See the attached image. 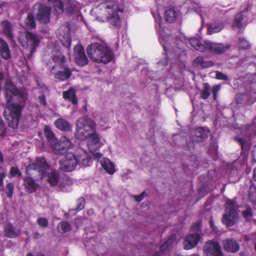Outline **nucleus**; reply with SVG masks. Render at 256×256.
<instances>
[{
	"label": "nucleus",
	"mask_w": 256,
	"mask_h": 256,
	"mask_svg": "<svg viewBox=\"0 0 256 256\" xmlns=\"http://www.w3.org/2000/svg\"><path fill=\"white\" fill-rule=\"evenodd\" d=\"M96 131L95 122L88 116H84L78 120L75 137L80 140L88 138L92 144H97L100 138Z\"/></svg>",
	"instance_id": "1"
},
{
	"label": "nucleus",
	"mask_w": 256,
	"mask_h": 256,
	"mask_svg": "<svg viewBox=\"0 0 256 256\" xmlns=\"http://www.w3.org/2000/svg\"><path fill=\"white\" fill-rule=\"evenodd\" d=\"M86 50L88 57L94 62L106 64L114 58L110 48L100 43L92 44L87 47Z\"/></svg>",
	"instance_id": "2"
},
{
	"label": "nucleus",
	"mask_w": 256,
	"mask_h": 256,
	"mask_svg": "<svg viewBox=\"0 0 256 256\" xmlns=\"http://www.w3.org/2000/svg\"><path fill=\"white\" fill-rule=\"evenodd\" d=\"M26 102L16 103L13 101H8L3 112V116L9 127L16 129L19 124L22 110L25 106Z\"/></svg>",
	"instance_id": "3"
},
{
	"label": "nucleus",
	"mask_w": 256,
	"mask_h": 256,
	"mask_svg": "<svg viewBox=\"0 0 256 256\" xmlns=\"http://www.w3.org/2000/svg\"><path fill=\"white\" fill-rule=\"evenodd\" d=\"M99 6L105 10L106 20L114 26L118 27L120 26L122 18L118 12H122L124 10L120 8L115 1H106L101 2Z\"/></svg>",
	"instance_id": "4"
},
{
	"label": "nucleus",
	"mask_w": 256,
	"mask_h": 256,
	"mask_svg": "<svg viewBox=\"0 0 256 256\" xmlns=\"http://www.w3.org/2000/svg\"><path fill=\"white\" fill-rule=\"evenodd\" d=\"M225 214L222 217V222L228 226L234 224L235 220L238 217V206L234 200H228L225 204Z\"/></svg>",
	"instance_id": "5"
},
{
	"label": "nucleus",
	"mask_w": 256,
	"mask_h": 256,
	"mask_svg": "<svg viewBox=\"0 0 256 256\" xmlns=\"http://www.w3.org/2000/svg\"><path fill=\"white\" fill-rule=\"evenodd\" d=\"M4 90L5 92L7 102L13 101V97L14 96H18L24 102H26L28 98L26 92L22 89L18 88L12 80L10 79H6Z\"/></svg>",
	"instance_id": "6"
},
{
	"label": "nucleus",
	"mask_w": 256,
	"mask_h": 256,
	"mask_svg": "<svg viewBox=\"0 0 256 256\" xmlns=\"http://www.w3.org/2000/svg\"><path fill=\"white\" fill-rule=\"evenodd\" d=\"M49 165L44 158H37L35 162L28 164L26 170L28 172L30 170L38 171L40 180H42L46 174Z\"/></svg>",
	"instance_id": "7"
},
{
	"label": "nucleus",
	"mask_w": 256,
	"mask_h": 256,
	"mask_svg": "<svg viewBox=\"0 0 256 256\" xmlns=\"http://www.w3.org/2000/svg\"><path fill=\"white\" fill-rule=\"evenodd\" d=\"M76 156L73 153H67L59 162L60 169L64 172H72L78 165Z\"/></svg>",
	"instance_id": "8"
},
{
	"label": "nucleus",
	"mask_w": 256,
	"mask_h": 256,
	"mask_svg": "<svg viewBox=\"0 0 256 256\" xmlns=\"http://www.w3.org/2000/svg\"><path fill=\"white\" fill-rule=\"evenodd\" d=\"M204 256H222L223 252L219 242L210 240L206 242L203 246Z\"/></svg>",
	"instance_id": "9"
},
{
	"label": "nucleus",
	"mask_w": 256,
	"mask_h": 256,
	"mask_svg": "<svg viewBox=\"0 0 256 256\" xmlns=\"http://www.w3.org/2000/svg\"><path fill=\"white\" fill-rule=\"evenodd\" d=\"M52 8L42 3L38 4L36 19L40 24H46L50 22Z\"/></svg>",
	"instance_id": "10"
},
{
	"label": "nucleus",
	"mask_w": 256,
	"mask_h": 256,
	"mask_svg": "<svg viewBox=\"0 0 256 256\" xmlns=\"http://www.w3.org/2000/svg\"><path fill=\"white\" fill-rule=\"evenodd\" d=\"M25 38L26 40L20 42L23 47L29 49L30 54H32L39 46L40 40L36 35L30 32H26Z\"/></svg>",
	"instance_id": "11"
},
{
	"label": "nucleus",
	"mask_w": 256,
	"mask_h": 256,
	"mask_svg": "<svg viewBox=\"0 0 256 256\" xmlns=\"http://www.w3.org/2000/svg\"><path fill=\"white\" fill-rule=\"evenodd\" d=\"M232 46L230 44L206 42L205 44V50L214 54L220 55L226 52Z\"/></svg>",
	"instance_id": "12"
},
{
	"label": "nucleus",
	"mask_w": 256,
	"mask_h": 256,
	"mask_svg": "<svg viewBox=\"0 0 256 256\" xmlns=\"http://www.w3.org/2000/svg\"><path fill=\"white\" fill-rule=\"evenodd\" d=\"M52 60L54 64L53 65H52L51 63L50 65L48 64L50 72H54V71L58 69H62V68L68 66L66 57L61 52H58L54 54Z\"/></svg>",
	"instance_id": "13"
},
{
	"label": "nucleus",
	"mask_w": 256,
	"mask_h": 256,
	"mask_svg": "<svg viewBox=\"0 0 256 256\" xmlns=\"http://www.w3.org/2000/svg\"><path fill=\"white\" fill-rule=\"evenodd\" d=\"M75 62L80 66H84L88 64V59L86 56L84 48L81 44H77L74 48Z\"/></svg>",
	"instance_id": "14"
},
{
	"label": "nucleus",
	"mask_w": 256,
	"mask_h": 256,
	"mask_svg": "<svg viewBox=\"0 0 256 256\" xmlns=\"http://www.w3.org/2000/svg\"><path fill=\"white\" fill-rule=\"evenodd\" d=\"M73 146L71 140L66 136L62 137L54 146V150L56 154H64Z\"/></svg>",
	"instance_id": "15"
},
{
	"label": "nucleus",
	"mask_w": 256,
	"mask_h": 256,
	"mask_svg": "<svg viewBox=\"0 0 256 256\" xmlns=\"http://www.w3.org/2000/svg\"><path fill=\"white\" fill-rule=\"evenodd\" d=\"M56 70L54 72H50L54 76V78L60 82H64L68 80L72 76V70L68 66L62 68V69Z\"/></svg>",
	"instance_id": "16"
},
{
	"label": "nucleus",
	"mask_w": 256,
	"mask_h": 256,
	"mask_svg": "<svg viewBox=\"0 0 256 256\" xmlns=\"http://www.w3.org/2000/svg\"><path fill=\"white\" fill-rule=\"evenodd\" d=\"M222 246L224 250L228 252L235 253L240 248L239 243L234 238L225 239L222 242Z\"/></svg>",
	"instance_id": "17"
},
{
	"label": "nucleus",
	"mask_w": 256,
	"mask_h": 256,
	"mask_svg": "<svg viewBox=\"0 0 256 256\" xmlns=\"http://www.w3.org/2000/svg\"><path fill=\"white\" fill-rule=\"evenodd\" d=\"M234 140L238 143L241 146L242 152L240 157L244 160H246L249 154V150L250 148V145L248 142L246 140L238 136H236Z\"/></svg>",
	"instance_id": "18"
},
{
	"label": "nucleus",
	"mask_w": 256,
	"mask_h": 256,
	"mask_svg": "<svg viewBox=\"0 0 256 256\" xmlns=\"http://www.w3.org/2000/svg\"><path fill=\"white\" fill-rule=\"evenodd\" d=\"M200 240V236L197 233L188 234L184 240V249L190 250L195 247L198 244Z\"/></svg>",
	"instance_id": "19"
},
{
	"label": "nucleus",
	"mask_w": 256,
	"mask_h": 256,
	"mask_svg": "<svg viewBox=\"0 0 256 256\" xmlns=\"http://www.w3.org/2000/svg\"><path fill=\"white\" fill-rule=\"evenodd\" d=\"M2 33L10 40L14 39L13 29L12 23L8 20H2L0 22Z\"/></svg>",
	"instance_id": "20"
},
{
	"label": "nucleus",
	"mask_w": 256,
	"mask_h": 256,
	"mask_svg": "<svg viewBox=\"0 0 256 256\" xmlns=\"http://www.w3.org/2000/svg\"><path fill=\"white\" fill-rule=\"evenodd\" d=\"M24 184L25 190L29 194H32L36 192L39 184L30 176H27L24 179Z\"/></svg>",
	"instance_id": "21"
},
{
	"label": "nucleus",
	"mask_w": 256,
	"mask_h": 256,
	"mask_svg": "<svg viewBox=\"0 0 256 256\" xmlns=\"http://www.w3.org/2000/svg\"><path fill=\"white\" fill-rule=\"evenodd\" d=\"M63 98L70 102L74 105H76L78 100L76 98V90L72 88H70L68 90L62 92Z\"/></svg>",
	"instance_id": "22"
},
{
	"label": "nucleus",
	"mask_w": 256,
	"mask_h": 256,
	"mask_svg": "<svg viewBox=\"0 0 256 256\" xmlns=\"http://www.w3.org/2000/svg\"><path fill=\"white\" fill-rule=\"evenodd\" d=\"M195 136L193 138V141L197 142H203L208 136L210 131L204 128H198L195 130Z\"/></svg>",
	"instance_id": "23"
},
{
	"label": "nucleus",
	"mask_w": 256,
	"mask_h": 256,
	"mask_svg": "<svg viewBox=\"0 0 256 256\" xmlns=\"http://www.w3.org/2000/svg\"><path fill=\"white\" fill-rule=\"evenodd\" d=\"M65 11L68 15H72L79 12L77 2L74 0H67L65 4Z\"/></svg>",
	"instance_id": "24"
},
{
	"label": "nucleus",
	"mask_w": 256,
	"mask_h": 256,
	"mask_svg": "<svg viewBox=\"0 0 256 256\" xmlns=\"http://www.w3.org/2000/svg\"><path fill=\"white\" fill-rule=\"evenodd\" d=\"M0 54L4 60H8L10 58V52L7 42L0 38Z\"/></svg>",
	"instance_id": "25"
},
{
	"label": "nucleus",
	"mask_w": 256,
	"mask_h": 256,
	"mask_svg": "<svg viewBox=\"0 0 256 256\" xmlns=\"http://www.w3.org/2000/svg\"><path fill=\"white\" fill-rule=\"evenodd\" d=\"M6 236L10 238H16L20 236V232L16 231L12 224H6L4 228Z\"/></svg>",
	"instance_id": "26"
},
{
	"label": "nucleus",
	"mask_w": 256,
	"mask_h": 256,
	"mask_svg": "<svg viewBox=\"0 0 256 256\" xmlns=\"http://www.w3.org/2000/svg\"><path fill=\"white\" fill-rule=\"evenodd\" d=\"M101 164L102 168L109 174H112L115 172L114 166L109 159L105 158H102Z\"/></svg>",
	"instance_id": "27"
},
{
	"label": "nucleus",
	"mask_w": 256,
	"mask_h": 256,
	"mask_svg": "<svg viewBox=\"0 0 256 256\" xmlns=\"http://www.w3.org/2000/svg\"><path fill=\"white\" fill-rule=\"evenodd\" d=\"M176 12L174 8H170L165 10L164 19L168 22H174L176 20Z\"/></svg>",
	"instance_id": "28"
},
{
	"label": "nucleus",
	"mask_w": 256,
	"mask_h": 256,
	"mask_svg": "<svg viewBox=\"0 0 256 256\" xmlns=\"http://www.w3.org/2000/svg\"><path fill=\"white\" fill-rule=\"evenodd\" d=\"M53 13L54 15L60 16L64 12V4L62 0H52Z\"/></svg>",
	"instance_id": "29"
},
{
	"label": "nucleus",
	"mask_w": 256,
	"mask_h": 256,
	"mask_svg": "<svg viewBox=\"0 0 256 256\" xmlns=\"http://www.w3.org/2000/svg\"><path fill=\"white\" fill-rule=\"evenodd\" d=\"M224 28V24L222 22H213L208 24V34H212L215 33L219 32Z\"/></svg>",
	"instance_id": "30"
},
{
	"label": "nucleus",
	"mask_w": 256,
	"mask_h": 256,
	"mask_svg": "<svg viewBox=\"0 0 256 256\" xmlns=\"http://www.w3.org/2000/svg\"><path fill=\"white\" fill-rule=\"evenodd\" d=\"M54 125L62 131H68L72 128L70 124L62 118L56 120L54 122Z\"/></svg>",
	"instance_id": "31"
},
{
	"label": "nucleus",
	"mask_w": 256,
	"mask_h": 256,
	"mask_svg": "<svg viewBox=\"0 0 256 256\" xmlns=\"http://www.w3.org/2000/svg\"><path fill=\"white\" fill-rule=\"evenodd\" d=\"M48 182L51 186H56L59 182L60 175L55 170H52L48 174Z\"/></svg>",
	"instance_id": "32"
},
{
	"label": "nucleus",
	"mask_w": 256,
	"mask_h": 256,
	"mask_svg": "<svg viewBox=\"0 0 256 256\" xmlns=\"http://www.w3.org/2000/svg\"><path fill=\"white\" fill-rule=\"evenodd\" d=\"M193 62L197 66H200L202 68H208L214 65V63L212 61L204 60L202 56H198L194 60Z\"/></svg>",
	"instance_id": "33"
},
{
	"label": "nucleus",
	"mask_w": 256,
	"mask_h": 256,
	"mask_svg": "<svg viewBox=\"0 0 256 256\" xmlns=\"http://www.w3.org/2000/svg\"><path fill=\"white\" fill-rule=\"evenodd\" d=\"M248 198L256 209V186H254L252 182H250V185L249 188Z\"/></svg>",
	"instance_id": "34"
},
{
	"label": "nucleus",
	"mask_w": 256,
	"mask_h": 256,
	"mask_svg": "<svg viewBox=\"0 0 256 256\" xmlns=\"http://www.w3.org/2000/svg\"><path fill=\"white\" fill-rule=\"evenodd\" d=\"M176 242V236L174 234L171 235L160 246V250L162 252L166 251L169 247L172 246Z\"/></svg>",
	"instance_id": "35"
},
{
	"label": "nucleus",
	"mask_w": 256,
	"mask_h": 256,
	"mask_svg": "<svg viewBox=\"0 0 256 256\" xmlns=\"http://www.w3.org/2000/svg\"><path fill=\"white\" fill-rule=\"evenodd\" d=\"M189 43L194 49L203 52L205 51V44H202L200 40L196 38H192L189 40Z\"/></svg>",
	"instance_id": "36"
},
{
	"label": "nucleus",
	"mask_w": 256,
	"mask_h": 256,
	"mask_svg": "<svg viewBox=\"0 0 256 256\" xmlns=\"http://www.w3.org/2000/svg\"><path fill=\"white\" fill-rule=\"evenodd\" d=\"M244 20V16L242 12L237 13L234 17L232 22V26L236 27L239 29H241L243 27L242 22Z\"/></svg>",
	"instance_id": "37"
},
{
	"label": "nucleus",
	"mask_w": 256,
	"mask_h": 256,
	"mask_svg": "<svg viewBox=\"0 0 256 256\" xmlns=\"http://www.w3.org/2000/svg\"><path fill=\"white\" fill-rule=\"evenodd\" d=\"M78 160V164H81L84 166L89 165V162L91 160V158H89L86 154L83 155L76 156Z\"/></svg>",
	"instance_id": "38"
},
{
	"label": "nucleus",
	"mask_w": 256,
	"mask_h": 256,
	"mask_svg": "<svg viewBox=\"0 0 256 256\" xmlns=\"http://www.w3.org/2000/svg\"><path fill=\"white\" fill-rule=\"evenodd\" d=\"M36 18L34 16L30 13L27 15L26 23V25L31 28H34L36 27Z\"/></svg>",
	"instance_id": "39"
},
{
	"label": "nucleus",
	"mask_w": 256,
	"mask_h": 256,
	"mask_svg": "<svg viewBox=\"0 0 256 256\" xmlns=\"http://www.w3.org/2000/svg\"><path fill=\"white\" fill-rule=\"evenodd\" d=\"M210 94V86L208 83H204L203 89L200 93V97L202 98L207 99Z\"/></svg>",
	"instance_id": "40"
},
{
	"label": "nucleus",
	"mask_w": 256,
	"mask_h": 256,
	"mask_svg": "<svg viewBox=\"0 0 256 256\" xmlns=\"http://www.w3.org/2000/svg\"><path fill=\"white\" fill-rule=\"evenodd\" d=\"M238 48L240 50H248L250 48L249 42L244 38H239Z\"/></svg>",
	"instance_id": "41"
},
{
	"label": "nucleus",
	"mask_w": 256,
	"mask_h": 256,
	"mask_svg": "<svg viewBox=\"0 0 256 256\" xmlns=\"http://www.w3.org/2000/svg\"><path fill=\"white\" fill-rule=\"evenodd\" d=\"M14 184L8 182L6 186L5 192L8 197L11 198L14 194Z\"/></svg>",
	"instance_id": "42"
},
{
	"label": "nucleus",
	"mask_w": 256,
	"mask_h": 256,
	"mask_svg": "<svg viewBox=\"0 0 256 256\" xmlns=\"http://www.w3.org/2000/svg\"><path fill=\"white\" fill-rule=\"evenodd\" d=\"M10 174L12 177H22V174L18 166H12L10 170Z\"/></svg>",
	"instance_id": "43"
},
{
	"label": "nucleus",
	"mask_w": 256,
	"mask_h": 256,
	"mask_svg": "<svg viewBox=\"0 0 256 256\" xmlns=\"http://www.w3.org/2000/svg\"><path fill=\"white\" fill-rule=\"evenodd\" d=\"M76 203L77 206L75 209L78 212L84 209L85 206L86 202L84 198L83 197L78 198L77 200Z\"/></svg>",
	"instance_id": "44"
},
{
	"label": "nucleus",
	"mask_w": 256,
	"mask_h": 256,
	"mask_svg": "<svg viewBox=\"0 0 256 256\" xmlns=\"http://www.w3.org/2000/svg\"><path fill=\"white\" fill-rule=\"evenodd\" d=\"M44 133L45 136L49 140L52 139L54 137V134L48 126H46L44 129Z\"/></svg>",
	"instance_id": "45"
},
{
	"label": "nucleus",
	"mask_w": 256,
	"mask_h": 256,
	"mask_svg": "<svg viewBox=\"0 0 256 256\" xmlns=\"http://www.w3.org/2000/svg\"><path fill=\"white\" fill-rule=\"evenodd\" d=\"M38 224L43 228H46L48 225V221L46 218H38L37 220Z\"/></svg>",
	"instance_id": "46"
},
{
	"label": "nucleus",
	"mask_w": 256,
	"mask_h": 256,
	"mask_svg": "<svg viewBox=\"0 0 256 256\" xmlns=\"http://www.w3.org/2000/svg\"><path fill=\"white\" fill-rule=\"evenodd\" d=\"M216 78L217 80L225 81L228 80H229L228 76L224 74L221 72L216 71Z\"/></svg>",
	"instance_id": "47"
},
{
	"label": "nucleus",
	"mask_w": 256,
	"mask_h": 256,
	"mask_svg": "<svg viewBox=\"0 0 256 256\" xmlns=\"http://www.w3.org/2000/svg\"><path fill=\"white\" fill-rule=\"evenodd\" d=\"M70 224L67 222H62L60 223V228L64 232H66L71 230Z\"/></svg>",
	"instance_id": "48"
},
{
	"label": "nucleus",
	"mask_w": 256,
	"mask_h": 256,
	"mask_svg": "<svg viewBox=\"0 0 256 256\" xmlns=\"http://www.w3.org/2000/svg\"><path fill=\"white\" fill-rule=\"evenodd\" d=\"M38 88L40 90L42 94L48 92L47 86L42 82H37Z\"/></svg>",
	"instance_id": "49"
},
{
	"label": "nucleus",
	"mask_w": 256,
	"mask_h": 256,
	"mask_svg": "<svg viewBox=\"0 0 256 256\" xmlns=\"http://www.w3.org/2000/svg\"><path fill=\"white\" fill-rule=\"evenodd\" d=\"M220 88H221V86L220 85L216 84V85H214L213 86L212 91V94H213L214 100H216L217 94H218V92L220 91Z\"/></svg>",
	"instance_id": "50"
},
{
	"label": "nucleus",
	"mask_w": 256,
	"mask_h": 256,
	"mask_svg": "<svg viewBox=\"0 0 256 256\" xmlns=\"http://www.w3.org/2000/svg\"><path fill=\"white\" fill-rule=\"evenodd\" d=\"M243 216L246 218H251L252 216V212L250 208H248L242 212Z\"/></svg>",
	"instance_id": "51"
},
{
	"label": "nucleus",
	"mask_w": 256,
	"mask_h": 256,
	"mask_svg": "<svg viewBox=\"0 0 256 256\" xmlns=\"http://www.w3.org/2000/svg\"><path fill=\"white\" fill-rule=\"evenodd\" d=\"M38 99L40 104L44 106H46L47 103L46 100V96L44 94H42L40 96H38Z\"/></svg>",
	"instance_id": "52"
},
{
	"label": "nucleus",
	"mask_w": 256,
	"mask_h": 256,
	"mask_svg": "<svg viewBox=\"0 0 256 256\" xmlns=\"http://www.w3.org/2000/svg\"><path fill=\"white\" fill-rule=\"evenodd\" d=\"M201 224L200 222H196L191 226L192 230L194 232H199L200 230Z\"/></svg>",
	"instance_id": "53"
},
{
	"label": "nucleus",
	"mask_w": 256,
	"mask_h": 256,
	"mask_svg": "<svg viewBox=\"0 0 256 256\" xmlns=\"http://www.w3.org/2000/svg\"><path fill=\"white\" fill-rule=\"evenodd\" d=\"M6 176V172H0V184L1 186L4 185V178Z\"/></svg>",
	"instance_id": "54"
},
{
	"label": "nucleus",
	"mask_w": 256,
	"mask_h": 256,
	"mask_svg": "<svg viewBox=\"0 0 256 256\" xmlns=\"http://www.w3.org/2000/svg\"><path fill=\"white\" fill-rule=\"evenodd\" d=\"M0 130L1 132L0 134V136H4L6 134V131L4 128V123L2 122H0Z\"/></svg>",
	"instance_id": "55"
},
{
	"label": "nucleus",
	"mask_w": 256,
	"mask_h": 256,
	"mask_svg": "<svg viewBox=\"0 0 256 256\" xmlns=\"http://www.w3.org/2000/svg\"><path fill=\"white\" fill-rule=\"evenodd\" d=\"M144 192L138 195L134 196V198H135L136 200L138 202H140L144 198Z\"/></svg>",
	"instance_id": "56"
},
{
	"label": "nucleus",
	"mask_w": 256,
	"mask_h": 256,
	"mask_svg": "<svg viewBox=\"0 0 256 256\" xmlns=\"http://www.w3.org/2000/svg\"><path fill=\"white\" fill-rule=\"evenodd\" d=\"M252 238L250 236H248V235H245L243 237L244 240L245 242H246L250 241L252 240Z\"/></svg>",
	"instance_id": "57"
},
{
	"label": "nucleus",
	"mask_w": 256,
	"mask_h": 256,
	"mask_svg": "<svg viewBox=\"0 0 256 256\" xmlns=\"http://www.w3.org/2000/svg\"><path fill=\"white\" fill-rule=\"evenodd\" d=\"M210 228L214 230H216V226H215V225H214V222L212 221V219L211 218V220H210Z\"/></svg>",
	"instance_id": "58"
},
{
	"label": "nucleus",
	"mask_w": 256,
	"mask_h": 256,
	"mask_svg": "<svg viewBox=\"0 0 256 256\" xmlns=\"http://www.w3.org/2000/svg\"><path fill=\"white\" fill-rule=\"evenodd\" d=\"M4 162V155L2 152L0 151V163L2 164Z\"/></svg>",
	"instance_id": "59"
},
{
	"label": "nucleus",
	"mask_w": 256,
	"mask_h": 256,
	"mask_svg": "<svg viewBox=\"0 0 256 256\" xmlns=\"http://www.w3.org/2000/svg\"><path fill=\"white\" fill-rule=\"evenodd\" d=\"M40 237V234L38 232H35L34 234V238L36 239H38Z\"/></svg>",
	"instance_id": "60"
},
{
	"label": "nucleus",
	"mask_w": 256,
	"mask_h": 256,
	"mask_svg": "<svg viewBox=\"0 0 256 256\" xmlns=\"http://www.w3.org/2000/svg\"><path fill=\"white\" fill-rule=\"evenodd\" d=\"M253 178L254 180L256 181V167L254 170L253 172Z\"/></svg>",
	"instance_id": "61"
},
{
	"label": "nucleus",
	"mask_w": 256,
	"mask_h": 256,
	"mask_svg": "<svg viewBox=\"0 0 256 256\" xmlns=\"http://www.w3.org/2000/svg\"><path fill=\"white\" fill-rule=\"evenodd\" d=\"M4 78V74L1 72H0V81L2 80Z\"/></svg>",
	"instance_id": "62"
},
{
	"label": "nucleus",
	"mask_w": 256,
	"mask_h": 256,
	"mask_svg": "<svg viewBox=\"0 0 256 256\" xmlns=\"http://www.w3.org/2000/svg\"><path fill=\"white\" fill-rule=\"evenodd\" d=\"M250 6H248H248L245 8L243 12H242V13L243 12H247L249 11V10H250Z\"/></svg>",
	"instance_id": "63"
},
{
	"label": "nucleus",
	"mask_w": 256,
	"mask_h": 256,
	"mask_svg": "<svg viewBox=\"0 0 256 256\" xmlns=\"http://www.w3.org/2000/svg\"><path fill=\"white\" fill-rule=\"evenodd\" d=\"M102 156V154L100 153L95 154V157L96 158H100Z\"/></svg>",
	"instance_id": "64"
}]
</instances>
